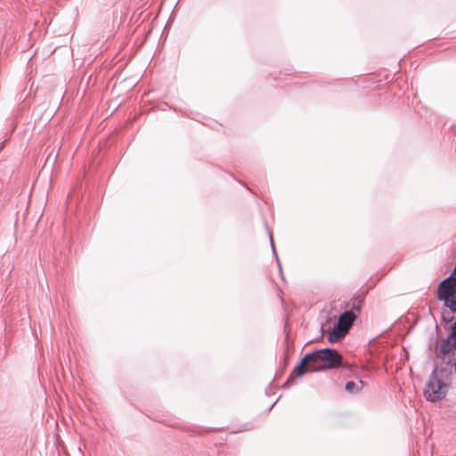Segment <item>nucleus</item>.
I'll use <instances>...</instances> for the list:
<instances>
[{"mask_svg":"<svg viewBox=\"0 0 456 456\" xmlns=\"http://www.w3.org/2000/svg\"><path fill=\"white\" fill-rule=\"evenodd\" d=\"M342 356L334 349H322L305 354L294 368L291 376L300 378L305 373L337 368L341 364Z\"/></svg>","mask_w":456,"mask_h":456,"instance_id":"obj_1","label":"nucleus"},{"mask_svg":"<svg viewBox=\"0 0 456 456\" xmlns=\"http://www.w3.org/2000/svg\"><path fill=\"white\" fill-rule=\"evenodd\" d=\"M356 316L352 311H346L340 315L337 327L329 334V341L336 342L344 337L353 325Z\"/></svg>","mask_w":456,"mask_h":456,"instance_id":"obj_2","label":"nucleus"},{"mask_svg":"<svg viewBox=\"0 0 456 456\" xmlns=\"http://www.w3.org/2000/svg\"><path fill=\"white\" fill-rule=\"evenodd\" d=\"M446 395V387L439 379L433 377L429 379L425 390V396L430 402L443 399Z\"/></svg>","mask_w":456,"mask_h":456,"instance_id":"obj_3","label":"nucleus"},{"mask_svg":"<svg viewBox=\"0 0 456 456\" xmlns=\"http://www.w3.org/2000/svg\"><path fill=\"white\" fill-rule=\"evenodd\" d=\"M452 349H456V322H454L452 328V332L444 346V352Z\"/></svg>","mask_w":456,"mask_h":456,"instance_id":"obj_4","label":"nucleus"},{"mask_svg":"<svg viewBox=\"0 0 456 456\" xmlns=\"http://www.w3.org/2000/svg\"><path fill=\"white\" fill-rule=\"evenodd\" d=\"M363 387V382L360 381L359 384L354 383V381H348L346 384V390L349 393H354L355 391H359Z\"/></svg>","mask_w":456,"mask_h":456,"instance_id":"obj_5","label":"nucleus"},{"mask_svg":"<svg viewBox=\"0 0 456 456\" xmlns=\"http://www.w3.org/2000/svg\"><path fill=\"white\" fill-rule=\"evenodd\" d=\"M361 304H362V301H361V300H359V301L357 302V305H355L354 304L353 305V309L360 310V308H361Z\"/></svg>","mask_w":456,"mask_h":456,"instance_id":"obj_6","label":"nucleus"},{"mask_svg":"<svg viewBox=\"0 0 456 456\" xmlns=\"http://www.w3.org/2000/svg\"><path fill=\"white\" fill-rule=\"evenodd\" d=\"M455 371H456V362H455Z\"/></svg>","mask_w":456,"mask_h":456,"instance_id":"obj_7","label":"nucleus"}]
</instances>
